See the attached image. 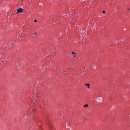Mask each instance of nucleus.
<instances>
[{
    "label": "nucleus",
    "mask_w": 130,
    "mask_h": 130,
    "mask_svg": "<svg viewBox=\"0 0 130 130\" xmlns=\"http://www.w3.org/2000/svg\"><path fill=\"white\" fill-rule=\"evenodd\" d=\"M31 96H32V97H33V95H32V94H31Z\"/></svg>",
    "instance_id": "2eb2a0df"
},
{
    "label": "nucleus",
    "mask_w": 130,
    "mask_h": 130,
    "mask_svg": "<svg viewBox=\"0 0 130 130\" xmlns=\"http://www.w3.org/2000/svg\"><path fill=\"white\" fill-rule=\"evenodd\" d=\"M34 22H37V21L36 20H34Z\"/></svg>",
    "instance_id": "9b49d317"
},
{
    "label": "nucleus",
    "mask_w": 130,
    "mask_h": 130,
    "mask_svg": "<svg viewBox=\"0 0 130 130\" xmlns=\"http://www.w3.org/2000/svg\"><path fill=\"white\" fill-rule=\"evenodd\" d=\"M17 11V13H18L19 12H22L23 11V9L21 8H19L18 9Z\"/></svg>",
    "instance_id": "7ed1b4c3"
},
{
    "label": "nucleus",
    "mask_w": 130,
    "mask_h": 130,
    "mask_svg": "<svg viewBox=\"0 0 130 130\" xmlns=\"http://www.w3.org/2000/svg\"><path fill=\"white\" fill-rule=\"evenodd\" d=\"M102 13H105V11H102Z\"/></svg>",
    "instance_id": "f8f14e48"
},
{
    "label": "nucleus",
    "mask_w": 130,
    "mask_h": 130,
    "mask_svg": "<svg viewBox=\"0 0 130 130\" xmlns=\"http://www.w3.org/2000/svg\"><path fill=\"white\" fill-rule=\"evenodd\" d=\"M127 9H128V10H129V8H128Z\"/></svg>",
    "instance_id": "dca6fc26"
},
{
    "label": "nucleus",
    "mask_w": 130,
    "mask_h": 130,
    "mask_svg": "<svg viewBox=\"0 0 130 130\" xmlns=\"http://www.w3.org/2000/svg\"><path fill=\"white\" fill-rule=\"evenodd\" d=\"M27 34V32H25L23 31H20L17 34L16 38H17L19 40H22V39H21V37H22V38L23 39V37H24L25 35Z\"/></svg>",
    "instance_id": "f257e3e1"
},
{
    "label": "nucleus",
    "mask_w": 130,
    "mask_h": 130,
    "mask_svg": "<svg viewBox=\"0 0 130 130\" xmlns=\"http://www.w3.org/2000/svg\"><path fill=\"white\" fill-rule=\"evenodd\" d=\"M86 86H87L88 87V88H89V84H85Z\"/></svg>",
    "instance_id": "6e6552de"
},
{
    "label": "nucleus",
    "mask_w": 130,
    "mask_h": 130,
    "mask_svg": "<svg viewBox=\"0 0 130 130\" xmlns=\"http://www.w3.org/2000/svg\"><path fill=\"white\" fill-rule=\"evenodd\" d=\"M5 58H6V59H8V57H7V56H6V57H5Z\"/></svg>",
    "instance_id": "9d476101"
},
{
    "label": "nucleus",
    "mask_w": 130,
    "mask_h": 130,
    "mask_svg": "<svg viewBox=\"0 0 130 130\" xmlns=\"http://www.w3.org/2000/svg\"><path fill=\"white\" fill-rule=\"evenodd\" d=\"M71 54L72 55V56H73V57H75L76 55V53H75L73 52H72Z\"/></svg>",
    "instance_id": "20e7f679"
},
{
    "label": "nucleus",
    "mask_w": 130,
    "mask_h": 130,
    "mask_svg": "<svg viewBox=\"0 0 130 130\" xmlns=\"http://www.w3.org/2000/svg\"><path fill=\"white\" fill-rule=\"evenodd\" d=\"M7 46H3V47H2V48H5V47H6Z\"/></svg>",
    "instance_id": "ddd939ff"
},
{
    "label": "nucleus",
    "mask_w": 130,
    "mask_h": 130,
    "mask_svg": "<svg viewBox=\"0 0 130 130\" xmlns=\"http://www.w3.org/2000/svg\"><path fill=\"white\" fill-rule=\"evenodd\" d=\"M83 107H84V108H86L88 107V105L86 104L85 105H84V106Z\"/></svg>",
    "instance_id": "423d86ee"
},
{
    "label": "nucleus",
    "mask_w": 130,
    "mask_h": 130,
    "mask_svg": "<svg viewBox=\"0 0 130 130\" xmlns=\"http://www.w3.org/2000/svg\"><path fill=\"white\" fill-rule=\"evenodd\" d=\"M37 33L36 32H35V34H33L32 35V36L34 37H36V36L35 35H36Z\"/></svg>",
    "instance_id": "0eeeda50"
},
{
    "label": "nucleus",
    "mask_w": 130,
    "mask_h": 130,
    "mask_svg": "<svg viewBox=\"0 0 130 130\" xmlns=\"http://www.w3.org/2000/svg\"><path fill=\"white\" fill-rule=\"evenodd\" d=\"M66 15V14L65 13H64L63 14H62V16L64 17H64H65Z\"/></svg>",
    "instance_id": "1a4fd4ad"
},
{
    "label": "nucleus",
    "mask_w": 130,
    "mask_h": 130,
    "mask_svg": "<svg viewBox=\"0 0 130 130\" xmlns=\"http://www.w3.org/2000/svg\"><path fill=\"white\" fill-rule=\"evenodd\" d=\"M13 42L11 41H10L8 42V46H9L10 45V44L11 43H12Z\"/></svg>",
    "instance_id": "39448f33"
},
{
    "label": "nucleus",
    "mask_w": 130,
    "mask_h": 130,
    "mask_svg": "<svg viewBox=\"0 0 130 130\" xmlns=\"http://www.w3.org/2000/svg\"><path fill=\"white\" fill-rule=\"evenodd\" d=\"M2 57V56L0 55V58H1Z\"/></svg>",
    "instance_id": "4468645a"
},
{
    "label": "nucleus",
    "mask_w": 130,
    "mask_h": 130,
    "mask_svg": "<svg viewBox=\"0 0 130 130\" xmlns=\"http://www.w3.org/2000/svg\"><path fill=\"white\" fill-rule=\"evenodd\" d=\"M47 126L49 128V130H55L52 124H48Z\"/></svg>",
    "instance_id": "f03ea898"
},
{
    "label": "nucleus",
    "mask_w": 130,
    "mask_h": 130,
    "mask_svg": "<svg viewBox=\"0 0 130 130\" xmlns=\"http://www.w3.org/2000/svg\"><path fill=\"white\" fill-rule=\"evenodd\" d=\"M29 112H30V110H29Z\"/></svg>",
    "instance_id": "f3484780"
}]
</instances>
